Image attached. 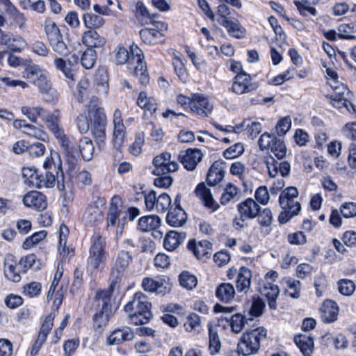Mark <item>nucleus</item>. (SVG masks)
Wrapping results in <instances>:
<instances>
[{
  "instance_id": "nucleus-24",
  "label": "nucleus",
  "mask_w": 356,
  "mask_h": 356,
  "mask_svg": "<svg viewBox=\"0 0 356 356\" xmlns=\"http://www.w3.org/2000/svg\"><path fill=\"white\" fill-rule=\"evenodd\" d=\"M260 209L259 205L251 198L245 200L237 206L239 214L248 219H252L257 217Z\"/></svg>"
},
{
  "instance_id": "nucleus-5",
  "label": "nucleus",
  "mask_w": 356,
  "mask_h": 356,
  "mask_svg": "<svg viewBox=\"0 0 356 356\" xmlns=\"http://www.w3.org/2000/svg\"><path fill=\"white\" fill-rule=\"evenodd\" d=\"M23 77L37 86L42 94L50 93L52 100L58 99L56 91H52L51 84L48 79V74L36 65H28L23 72Z\"/></svg>"
},
{
  "instance_id": "nucleus-22",
  "label": "nucleus",
  "mask_w": 356,
  "mask_h": 356,
  "mask_svg": "<svg viewBox=\"0 0 356 356\" xmlns=\"http://www.w3.org/2000/svg\"><path fill=\"white\" fill-rule=\"evenodd\" d=\"M134 338V332L128 327L116 329L111 332L106 339L109 346L118 345L124 341H131Z\"/></svg>"
},
{
  "instance_id": "nucleus-8",
  "label": "nucleus",
  "mask_w": 356,
  "mask_h": 356,
  "mask_svg": "<svg viewBox=\"0 0 356 356\" xmlns=\"http://www.w3.org/2000/svg\"><path fill=\"white\" fill-rule=\"evenodd\" d=\"M105 241L102 236H94L90 248V256L87 261V268L90 272L102 268L106 260L105 252L104 250Z\"/></svg>"
},
{
  "instance_id": "nucleus-40",
  "label": "nucleus",
  "mask_w": 356,
  "mask_h": 356,
  "mask_svg": "<svg viewBox=\"0 0 356 356\" xmlns=\"http://www.w3.org/2000/svg\"><path fill=\"white\" fill-rule=\"evenodd\" d=\"M56 179L54 175L50 172L36 175L35 180L32 181V185L38 188H52L54 186Z\"/></svg>"
},
{
  "instance_id": "nucleus-53",
  "label": "nucleus",
  "mask_w": 356,
  "mask_h": 356,
  "mask_svg": "<svg viewBox=\"0 0 356 356\" xmlns=\"http://www.w3.org/2000/svg\"><path fill=\"white\" fill-rule=\"evenodd\" d=\"M356 29L353 25L343 24L339 26L337 29L338 37L341 39L353 40L355 39Z\"/></svg>"
},
{
  "instance_id": "nucleus-7",
  "label": "nucleus",
  "mask_w": 356,
  "mask_h": 356,
  "mask_svg": "<svg viewBox=\"0 0 356 356\" xmlns=\"http://www.w3.org/2000/svg\"><path fill=\"white\" fill-rule=\"evenodd\" d=\"M44 29L46 37L53 50L60 55L65 56L69 50L63 40V36L56 24L50 19H46L44 22Z\"/></svg>"
},
{
  "instance_id": "nucleus-62",
  "label": "nucleus",
  "mask_w": 356,
  "mask_h": 356,
  "mask_svg": "<svg viewBox=\"0 0 356 356\" xmlns=\"http://www.w3.org/2000/svg\"><path fill=\"white\" fill-rule=\"evenodd\" d=\"M23 132L30 136L42 140H44L47 137L42 126L35 127V125L29 124V125L26 127V130H23Z\"/></svg>"
},
{
  "instance_id": "nucleus-57",
  "label": "nucleus",
  "mask_w": 356,
  "mask_h": 356,
  "mask_svg": "<svg viewBox=\"0 0 356 356\" xmlns=\"http://www.w3.org/2000/svg\"><path fill=\"white\" fill-rule=\"evenodd\" d=\"M294 4L296 5L300 14L303 17H307L309 15L316 16L317 15V10L312 5V3H307L304 1H295Z\"/></svg>"
},
{
  "instance_id": "nucleus-56",
  "label": "nucleus",
  "mask_w": 356,
  "mask_h": 356,
  "mask_svg": "<svg viewBox=\"0 0 356 356\" xmlns=\"http://www.w3.org/2000/svg\"><path fill=\"white\" fill-rule=\"evenodd\" d=\"M55 318L54 313H50L43 321L39 332V341L46 339L53 327V322Z\"/></svg>"
},
{
  "instance_id": "nucleus-27",
  "label": "nucleus",
  "mask_w": 356,
  "mask_h": 356,
  "mask_svg": "<svg viewBox=\"0 0 356 356\" xmlns=\"http://www.w3.org/2000/svg\"><path fill=\"white\" fill-rule=\"evenodd\" d=\"M103 218L102 211L97 203L89 204L83 216L86 225L94 226Z\"/></svg>"
},
{
  "instance_id": "nucleus-45",
  "label": "nucleus",
  "mask_w": 356,
  "mask_h": 356,
  "mask_svg": "<svg viewBox=\"0 0 356 356\" xmlns=\"http://www.w3.org/2000/svg\"><path fill=\"white\" fill-rule=\"evenodd\" d=\"M22 113L25 115L31 122H36L38 117L42 118L45 114V110L41 106H22Z\"/></svg>"
},
{
  "instance_id": "nucleus-44",
  "label": "nucleus",
  "mask_w": 356,
  "mask_h": 356,
  "mask_svg": "<svg viewBox=\"0 0 356 356\" xmlns=\"http://www.w3.org/2000/svg\"><path fill=\"white\" fill-rule=\"evenodd\" d=\"M137 104L140 108L149 111L151 113H154L157 109L156 100L152 97H147L145 92H140Z\"/></svg>"
},
{
  "instance_id": "nucleus-18",
  "label": "nucleus",
  "mask_w": 356,
  "mask_h": 356,
  "mask_svg": "<svg viewBox=\"0 0 356 356\" xmlns=\"http://www.w3.org/2000/svg\"><path fill=\"white\" fill-rule=\"evenodd\" d=\"M0 45L6 46L13 51L20 52L26 45L25 40L19 35H14L10 33H1Z\"/></svg>"
},
{
  "instance_id": "nucleus-26",
  "label": "nucleus",
  "mask_w": 356,
  "mask_h": 356,
  "mask_svg": "<svg viewBox=\"0 0 356 356\" xmlns=\"http://www.w3.org/2000/svg\"><path fill=\"white\" fill-rule=\"evenodd\" d=\"M294 342L304 356H312L314 350V338L311 334H302L294 337Z\"/></svg>"
},
{
  "instance_id": "nucleus-13",
  "label": "nucleus",
  "mask_w": 356,
  "mask_h": 356,
  "mask_svg": "<svg viewBox=\"0 0 356 356\" xmlns=\"http://www.w3.org/2000/svg\"><path fill=\"white\" fill-rule=\"evenodd\" d=\"M213 105L209 99L202 94H192L191 112L202 117H207L213 111Z\"/></svg>"
},
{
  "instance_id": "nucleus-52",
  "label": "nucleus",
  "mask_w": 356,
  "mask_h": 356,
  "mask_svg": "<svg viewBox=\"0 0 356 356\" xmlns=\"http://www.w3.org/2000/svg\"><path fill=\"white\" fill-rule=\"evenodd\" d=\"M238 193V189L236 186L231 183L228 184L225 188V191L221 195L220 203L223 205L228 204L237 197Z\"/></svg>"
},
{
  "instance_id": "nucleus-64",
  "label": "nucleus",
  "mask_w": 356,
  "mask_h": 356,
  "mask_svg": "<svg viewBox=\"0 0 356 356\" xmlns=\"http://www.w3.org/2000/svg\"><path fill=\"white\" fill-rule=\"evenodd\" d=\"M172 201L170 195L166 193L159 195V202L156 205V210L158 212H165L171 205Z\"/></svg>"
},
{
  "instance_id": "nucleus-59",
  "label": "nucleus",
  "mask_w": 356,
  "mask_h": 356,
  "mask_svg": "<svg viewBox=\"0 0 356 356\" xmlns=\"http://www.w3.org/2000/svg\"><path fill=\"white\" fill-rule=\"evenodd\" d=\"M200 325V317L197 314L193 313L187 316L184 327L186 331L192 332L198 330Z\"/></svg>"
},
{
  "instance_id": "nucleus-60",
  "label": "nucleus",
  "mask_w": 356,
  "mask_h": 356,
  "mask_svg": "<svg viewBox=\"0 0 356 356\" xmlns=\"http://www.w3.org/2000/svg\"><path fill=\"white\" fill-rule=\"evenodd\" d=\"M76 126L81 133H86L91 127V121L87 110L76 118Z\"/></svg>"
},
{
  "instance_id": "nucleus-9",
  "label": "nucleus",
  "mask_w": 356,
  "mask_h": 356,
  "mask_svg": "<svg viewBox=\"0 0 356 356\" xmlns=\"http://www.w3.org/2000/svg\"><path fill=\"white\" fill-rule=\"evenodd\" d=\"M154 169L152 173L154 175H163L177 170L179 164L177 161L172 160L171 154L162 152L156 156L152 161Z\"/></svg>"
},
{
  "instance_id": "nucleus-19",
  "label": "nucleus",
  "mask_w": 356,
  "mask_h": 356,
  "mask_svg": "<svg viewBox=\"0 0 356 356\" xmlns=\"http://www.w3.org/2000/svg\"><path fill=\"white\" fill-rule=\"evenodd\" d=\"M188 248L193 251L194 255L198 259L205 260L209 259L213 252L212 244L207 240H202L198 243L191 241L188 242Z\"/></svg>"
},
{
  "instance_id": "nucleus-55",
  "label": "nucleus",
  "mask_w": 356,
  "mask_h": 356,
  "mask_svg": "<svg viewBox=\"0 0 356 356\" xmlns=\"http://www.w3.org/2000/svg\"><path fill=\"white\" fill-rule=\"evenodd\" d=\"M47 236V232L42 230L34 233L31 236L28 237L23 243L22 247L24 249L28 250L34 245L39 243L41 241Z\"/></svg>"
},
{
  "instance_id": "nucleus-11",
  "label": "nucleus",
  "mask_w": 356,
  "mask_h": 356,
  "mask_svg": "<svg viewBox=\"0 0 356 356\" xmlns=\"http://www.w3.org/2000/svg\"><path fill=\"white\" fill-rule=\"evenodd\" d=\"M259 84L254 82L250 74L242 72L234 78L230 90L236 95H243L256 90Z\"/></svg>"
},
{
  "instance_id": "nucleus-6",
  "label": "nucleus",
  "mask_w": 356,
  "mask_h": 356,
  "mask_svg": "<svg viewBox=\"0 0 356 356\" xmlns=\"http://www.w3.org/2000/svg\"><path fill=\"white\" fill-rule=\"evenodd\" d=\"M267 331L263 327L247 330L242 335L238 348L245 355L256 353L260 348L261 341L266 339Z\"/></svg>"
},
{
  "instance_id": "nucleus-51",
  "label": "nucleus",
  "mask_w": 356,
  "mask_h": 356,
  "mask_svg": "<svg viewBox=\"0 0 356 356\" xmlns=\"http://www.w3.org/2000/svg\"><path fill=\"white\" fill-rule=\"evenodd\" d=\"M180 285L187 290H192L197 286V277L188 272H183L179 275Z\"/></svg>"
},
{
  "instance_id": "nucleus-29",
  "label": "nucleus",
  "mask_w": 356,
  "mask_h": 356,
  "mask_svg": "<svg viewBox=\"0 0 356 356\" xmlns=\"http://www.w3.org/2000/svg\"><path fill=\"white\" fill-rule=\"evenodd\" d=\"M251 277L252 273L248 268L245 266L240 268L236 281V290L238 292L246 293L250 287Z\"/></svg>"
},
{
  "instance_id": "nucleus-49",
  "label": "nucleus",
  "mask_w": 356,
  "mask_h": 356,
  "mask_svg": "<svg viewBox=\"0 0 356 356\" xmlns=\"http://www.w3.org/2000/svg\"><path fill=\"white\" fill-rule=\"evenodd\" d=\"M97 60V52L94 49H88L81 56V63L86 69H91L94 67Z\"/></svg>"
},
{
  "instance_id": "nucleus-3",
  "label": "nucleus",
  "mask_w": 356,
  "mask_h": 356,
  "mask_svg": "<svg viewBox=\"0 0 356 356\" xmlns=\"http://www.w3.org/2000/svg\"><path fill=\"white\" fill-rule=\"evenodd\" d=\"M298 195V190L293 186L287 187L281 192L279 197V204L282 211L278 216L280 224L286 223L291 218L299 213L301 206L296 200Z\"/></svg>"
},
{
  "instance_id": "nucleus-16",
  "label": "nucleus",
  "mask_w": 356,
  "mask_h": 356,
  "mask_svg": "<svg viewBox=\"0 0 356 356\" xmlns=\"http://www.w3.org/2000/svg\"><path fill=\"white\" fill-rule=\"evenodd\" d=\"M23 202L26 207L36 211H42L47 207L45 195L36 191L27 193L23 197Z\"/></svg>"
},
{
  "instance_id": "nucleus-32",
  "label": "nucleus",
  "mask_w": 356,
  "mask_h": 356,
  "mask_svg": "<svg viewBox=\"0 0 356 356\" xmlns=\"http://www.w3.org/2000/svg\"><path fill=\"white\" fill-rule=\"evenodd\" d=\"M261 293L268 299L269 307L275 309L277 308L276 300L280 294L279 287L270 282H266Z\"/></svg>"
},
{
  "instance_id": "nucleus-17",
  "label": "nucleus",
  "mask_w": 356,
  "mask_h": 356,
  "mask_svg": "<svg viewBox=\"0 0 356 356\" xmlns=\"http://www.w3.org/2000/svg\"><path fill=\"white\" fill-rule=\"evenodd\" d=\"M322 321L325 323H332L338 318L339 307L337 304L330 300H325L319 308Z\"/></svg>"
},
{
  "instance_id": "nucleus-41",
  "label": "nucleus",
  "mask_w": 356,
  "mask_h": 356,
  "mask_svg": "<svg viewBox=\"0 0 356 356\" xmlns=\"http://www.w3.org/2000/svg\"><path fill=\"white\" fill-rule=\"evenodd\" d=\"M54 136L58 140V143L62 147L65 152L70 154L72 156H74V153L76 152V150L74 147L73 142L64 133L63 129L57 131L56 134H54Z\"/></svg>"
},
{
  "instance_id": "nucleus-37",
  "label": "nucleus",
  "mask_w": 356,
  "mask_h": 356,
  "mask_svg": "<svg viewBox=\"0 0 356 356\" xmlns=\"http://www.w3.org/2000/svg\"><path fill=\"white\" fill-rule=\"evenodd\" d=\"M220 24L226 29L228 34L232 37L241 39L245 35V29L237 21L229 19L222 21Z\"/></svg>"
},
{
  "instance_id": "nucleus-2",
  "label": "nucleus",
  "mask_w": 356,
  "mask_h": 356,
  "mask_svg": "<svg viewBox=\"0 0 356 356\" xmlns=\"http://www.w3.org/2000/svg\"><path fill=\"white\" fill-rule=\"evenodd\" d=\"M151 303L142 292L136 293L132 300L124 306V311L133 324L141 325L148 323L152 317Z\"/></svg>"
},
{
  "instance_id": "nucleus-48",
  "label": "nucleus",
  "mask_w": 356,
  "mask_h": 356,
  "mask_svg": "<svg viewBox=\"0 0 356 356\" xmlns=\"http://www.w3.org/2000/svg\"><path fill=\"white\" fill-rule=\"evenodd\" d=\"M268 149H270L272 154L271 156L274 158H277L278 160L283 159L286 154V147L284 143L277 138L274 140V142Z\"/></svg>"
},
{
  "instance_id": "nucleus-38",
  "label": "nucleus",
  "mask_w": 356,
  "mask_h": 356,
  "mask_svg": "<svg viewBox=\"0 0 356 356\" xmlns=\"http://www.w3.org/2000/svg\"><path fill=\"white\" fill-rule=\"evenodd\" d=\"M209 330V350L211 355H217L221 348V342L220 337L216 327L211 325H208Z\"/></svg>"
},
{
  "instance_id": "nucleus-4",
  "label": "nucleus",
  "mask_w": 356,
  "mask_h": 356,
  "mask_svg": "<svg viewBox=\"0 0 356 356\" xmlns=\"http://www.w3.org/2000/svg\"><path fill=\"white\" fill-rule=\"evenodd\" d=\"M87 112L91 121L90 130L95 142L99 148H102L106 140V117L103 108L92 102L87 106Z\"/></svg>"
},
{
  "instance_id": "nucleus-36",
  "label": "nucleus",
  "mask_w": 356,
  "mask_h": 356,
  "mask_svg": "<svg viewBox=\"0 0 356 356\" xmlns=\"http://www.w3.org/2000/svg\"><path fill=\"white\" fill-rule=\"evenodd\" d=\"M161 224V218L156 215L141 217L138 220V228L144 232L156 230Z\"/></svg>"
},
{
  "instance_id": "nucleus-33",
  "label": "nucleus",
  "mask_w": 356,
  "mask_h": 356,
  "mask_svg": "<svg viewBox=\"0 0 356 356\" xmlns=\"http://www.w3.org/2000/svg\"><path fill=\"white\" fill-rule=\"evenodd\" d=\"M56 68L60 70L66 78L71 81L76 79V64L70 60H64L63 58H57L54 61Z\"/></svg>"
},
{
  "instance_id": "nucleus-34",
  "label": "nucleus",
  "mask_w": 356,
  "mask_h": 356,
  "mask_svg": "<svg viewBox=\"0 0 356 356\" xmlns=\"http://www.w3.org/2000/svg\"><path fill=\"white\" fill-rule=\"evenodd\" d=\"M113 314V310H99L93 316V327L96 332L102 333L108 325L110 318Z\"/></svg>"
},
{
  "instance_id": "nucleus-61",
  "label": "nucleus",
  "mask_w": 356,
  "mask_h": 356,
  "mask_svg": "<svg viewBox=\"0 0 356 356\" xmlns=\"http://www.w3.org/2000/svg\"><path fill=\"white\" fill-rule=\"evenodd\" d=\"M42 285L38 282H31L25 284L23 287V293L29 298H33L40 295Z\"/></svg>"
},
{
  "instance_id": "nucleus-23",
  "label": "nucleus",
  "mask_w": 356,
  "mask_h": 356,
  "mask_svg": "<svg viewBox=\"0 0 356 356\" xmlns=\"http://www.w3.org/2000/svg\"><path fill=\"white\" fill-rule=\"evenodd\" d=\"M195 193L207 208L211 209L213 211L219 209L220 206L214 200L211 190L206 187L204 184H198Z\"/></svg>"
},
{
  "instance_id": "nucleus-42",
  "label": "nucleus",
  "mask_w": 356,
  "mask_h": 356,
  "mask_svg": "<svg viewBox=\"0 0 356 356\" xmlns=\"http://www.w3.org/2000/svg\"><path fill=\"white\" fill-rule=\"evenodd\" d=\"M79 151L85 161L92 159L94 154V146L92 140L88 137H83L79 143Z\"/></svg>"
},
{
  "instance_id": "nucleus-20",
  "label": "nucleus",
  "mask_w": 356,
  "mask_h": 356,
  "mask_svg": "<svg viewBox=\"0 0 356 356\" xmlns=\"http://www.w3.org/2000/svg\"><path fill=\"white\" fill-rule=\"evenodd\" d=\"M266 164L270 177H275L278 173H280L282 177H287L289 175L291 165L287 161H279L270 156Z\"/></svg>"
},
{
  "instance_id": "nucleus-15",
  "label": "nucleus",
  "mask_w": 356,
  "mask_h": 356,
  "mask_svg": "<svg viewBox=\"0 0 356 356\" xmlns=\"http://www.w3.org/2000/svg\"><path fill=\"white\" fill-rule=\"evenodd\" d=\"M203 154L198 149H188L181 152L179 159L184 167L189 171L195 169L197 165L202 161Z\"/></svg>"
},
{
  "instance_id": "nucleus-14",
  "label": "nucleus",
  "mask_w": 356,
  "mask_h": 356,
  "mask_svg": "<svg viewBox=\"0 0 356 356\" xmlns=\"http://www.w3.org/2000/svg\"><path fill=\"white\" fill-rule=\"evenodd\" d=\"M154 28H145L140 31V35L144 43L147 44H156L161 40L163 37L162 31L168 29L165 23L162 22H157Z\"/></svg>"
},
{
  "instance_id": "nucleus-12",
  "label": "nucleus",
  "mask_w": 356,
  "mask_h": 356,
  "mask_svg": "<svg viewBox=\"0 0 356 356\" xmlns=\"http://www.w3.org/2000/svg\"><path fill=\"white\" fill-rule=\"evenodd\" d=\"M132 257L127 252H121L116 258L111 272V286L116 285L131 262Z\"/></svg>"
},
{
  "instance_id": "nucleus-39",
  "label": "nucleus",
  "mask_w": 356,
  "mask_h": 356,
  "mask_svg": "<svg viewBox=\"0 0 356 356\" xmlns=\"http://www.w3.org/2000/svg\"><path fill=\"white\" fill-rule=\"evenodd\" d=\"M235 290L229 283L220 284L216 290V297L222 302H228L234 298Z\"/></svg>"
},
{
  "instance_id": "nucleus-50",
  "label": "nucleus",
  "mask_w": 356,
  "mask_h": 356,
  "mask_svg": "<svg viewBox=\"0 0 356 356\" xmlns=\"http://www.w3.org/2000/svg\"><path fill=\"white\" fill-rule=\"evenodd\" d=\"M250 302V314L254 317L261 316L266 307L263 299L259 296L253 297Z\"/></svg>"
},
{
  "instance_id": "nucleus-1",
  "label": "nucleus",
  "mask_w": 356,
  "mask_h": 356,
  "mask_svg": "<svg viewBox=\"0 0 356 356\" xmlns=\"http://www.w3.org/2000/svg\"><path fill=\"white\" fill-rule=\"evenodd\" d=\"M131 54L124 47H118L115 50V62L122 65L127 63L129 71L137 78L142 85H147L149 78L147 71V66L143 61L142 50L137 46H131Z\"/></svg>"
},
{
  "instance_id": "nucleus-30",
  "label": "nucleus",
  "mask_w": 356,
  "mask_h": 356,
  "mask_svg": "<svg viewBox=\"0 0 356 356\" xmlns=\"http://www.w3.org/2000/svg\"><path fill=\"white\" fill-rule=\"evenodd\" d=\"M187 216L181 207L171 209L166 217L167 222L172 227H182L186 222Z\"/></svg>"
},
{
  "instance_id": "nucleus-10",
  "label": "nucleus",
  "mask_w": 356,
  "mask_h": 356,
  "mask_svg": "<svg viewBox=\"0 0 356 356\" xmlns=\"http://www.w3.org/2000/svg\"><path fill=\"white\" fill-rule=\"evenodd\" d=\"M143 289L149 293L165 295L170 291L172 283L170 279L165 277H145L142 281Z\"/></svg>"
},
{
  "instance_id": "nucleus-63",
  "label": "nucleus",
  "mask_w": 356,
  "mask_h": 356,
  "mask_svg": "<svg viewBox=\"0 0 356 356\" xmlns=\"http://www.w3.org/2000/svg\"><path fill=\"white\" fill-rule=\"evenodd\" d=\"M339 291L344 296L352 295L355 289V284L350 280H341L338 282Z\"/></svg>"
},
{
  "instance_id": "nucleus-58",
  "label": "nucleus",
  "mask_w": 356,
  "mask_h": 356,
  "mask_svg": "<svg viewBox=\"0 0 356 356\" xmlns=\"http://www.w3.org/2000/svg\"><path fill=\"white\" fill-rule=\"evenodd\" d=\"M291 127V118L290 116H285L280 118L275 127V132L279 136L285 135Z\"/></svg>"
},
{
  "instance_id": "nucleus-47",
  "label": "nucleus",
  "mask_w": 356,
  "mask_h": 356,
  "mask_svg": "<svg viewBox=\"0 0 356 356\" xmlns=\"http://www.w3.org/2000/svg\"><path fill=\"white\" fill-rule=\"evenodd\" d=\"M83 19L85 26L90 29H98L104 24L103 17L97 15L85 13Z\"/></svg>"
},
{
  "instance_id": "nucleus-28",
  "label": "nucleus",
  "mask_w": 356,
  "mask_h": 356,
  "mask_svg": "<svg viewBox=\"0 0 356 356\" xmlns=\"http://www.w3.org/2000/svg\"><path fill=\"white\" fill-rule=\"evenodd\" d=\"M81 41L89 49L99 48L104 45L106 40L95 30H89L83 33Z\"/></svg>"
},
{
  "instance_id": "nucleus-54",
  "label": "nucleus",
  "mask_w": 356,
  "mask_h": 356,
  "mask_svg": "<svg viewBox=\"0 0 356 356\" xmlns=\"http://www.w3.org/2000/svg\"><path fill=\"white\" fill-rule=\"evenodd\" d=\"M172 65L179 79L183 82H186L188 79V74L181 57L175 55L173 58Z\"/></svg>"
},
{
  "instance_id": "nucleus-31",
  "label": "nucleus",
  "mask_w": 356,
  "mask_h": 356,
  "mask_svg": "<svg viewBox=\"0 0 356 356\" xmlns=\"http://www.w3.org/2000/svg\"><path fill=\"white\" fill-rule=\"evenodd\" d=\"M60 112L56 109L52 112H47L42 116V120L46 124L49 130L53 134L61 130L63 127L60 125Z\"/></svg>"
},
{
  "instance_id": "nucleus-35",
  "label": "nucleus",
  "mask_w": 356,
  "mask_h": 356,
  "mask_svg": "<svg viewBox=\"0 0 356 356\" xmlns=\"http://www.w3.org/2000/svg\"><path fill=\"white\" fill-rule=\"evenodd\" d=\"M224 170L222 163L219 161H215L210 167L207 181L210 186H215L221 181L224 177Z\"/></svg>"
},
{
  "instance_id": "nucleus-43",
  "label": "nucleus",
  "mask_w": 356,
  "mask_h": 356,
  "mask_svg": "<svg viewBox=\"0 0 356 356\" xmlns=\"http://www.w3.org/2000/svg\"><path fill=\"white\" fill-rule=\"evenodd\" d=\"M183 238L181 234L175 231H170L167 233L163 245L169 251H172L179 247Z\"/></svg>"
},
{
  "instance_id": "nucleus-21",
  "label": "nucleus",
  "mask_w": 356,
  "mask_h": 356,
  "mask_svg": "<svg viewBox=\"0 0 356 356\" xmlns=\"http://www.w3.org/2000/svg\"><path fill=\"white\" fill-rule=\"evenodd\" d=\"M115 286H111V284L108 289H99L95 296V304L99 310H112L111 297L113 289Z\"/></svg>"
},
{
  "instance_id": "nucleus-46",
  "label": "nucleus",
  "mask_w": 356,
  "mask_h": 356,
  "mask_svg": "<svg viewBox=\"0 0 356 356\" xmlns=\"http://www.w3.org/2000/svg\"><path fill=\"white\" fill-rule=\"evenodd\" d=\"M283 284L287 288V294L293 298L300 297V282L290 277L282 280Z\"/></svg>"
},
{
  "instance_id": "nucleus-25",
  "label": "nucleus",
  "mask_w": 356,
  "mask_h": 356,
  "mask_svg": "<svg viewBox=\"0 0 356 356\" xmlns=\"http://www.w3.org/2000/svg\"><path fill=\"white\" fill-rule=\"evenodd\" d=\"M17 260L13 254H8L5 257L3 273L5 277L10 281L18 282L21 280L19 271L17 270Z\"/></svg>"
}]
</instances>
